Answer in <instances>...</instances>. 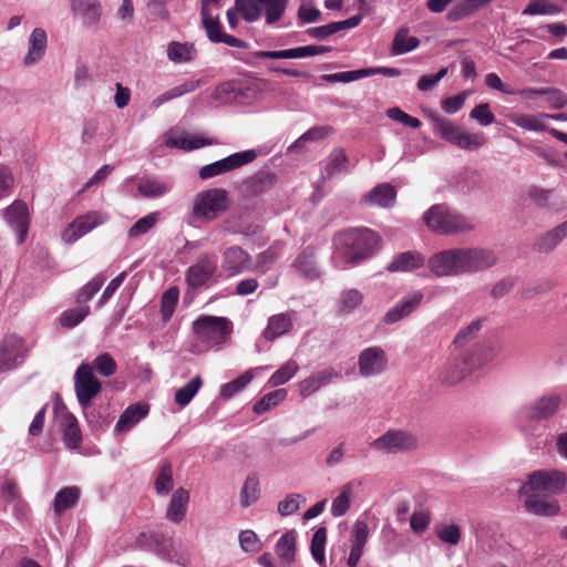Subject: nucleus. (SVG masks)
<instances>
[{
    "label": "nucleus",
    "instance_id": "56",
    "mask_svg": "<svg viewBox=\"0 0 567 567\" xmlns=\"http://www.w3.org/2000/svg\"><path fill=\"white\" fill-rule=\"evenodd\" d=\"M276 182L277 177L275 174L269 172H260L249 179L248 187L251 194L258 195L271 188Z\"/></svg>",
    "mask_w": 567,
    "mask_h": 567
},
{
    "label": "nucleus",
    "instance_id": "41",
    "mask_svg": "<svg viewBox=\"0 0 567 567\" xmlns=\"http://www.w3.org/2000/svg\"><path fill=\"white\" fill-rule=\"evenodd\" d=\"M519 94L524 97H532L533 95H546L547 102L555 109H563L567 104L566 94L554 87H528L519 91Z\"/></svg>",
    "mask_w": 567,
    "mask_h": 567
},
{
    "label": "nucleus",
    "instance_id": "43",
    "mask_svg": "<svg viewBox=\"0 0 567 567\" xmlns=\"http://www.w3.org/2000/svg\"><path fill=\"white\" fill-rule=\"evenodd\" d=\"M264 367H258L247 370L237 379L221 385L219 395L224 400L231 399L235 394L244 390L255 378V372L264 370Z\"/></svg>",
    "mask_w": 567,
    "mask_h": 567
},
{
    "label": "nucleus",
    "instance_id": "2",
    "mask_svg": "<svg viewBox=\"0 0 567 567\" xmlns=\"http://www.w3.org/2000/svg\"><path fill=\"white\" fill-rule=\"evenodd\" d=\"M378 244L377 234L369 228H349L338 233L333 246L347 264H357L372 255Z\"/></svg>",
    "mask_w": 567,
    "mask_h": 567
},
{
    "label": "nucleus",
    "instance_id": "30",
    "mask_svg": "<svg viewBox=\"0 0 567 567\" xmlns=\"http://www.w3.org/2000/svg\"><path fill=\"white\" fill-rule=\"evenodd\" d=\"M150 413V405L145 402H136L128 405L120 415L115 430L120 433H126L137 423L145 419Z\"/></svg>",
    "mask_w": 567,
    "mask_h": 567
},
{
    "label": "nucleus",
    "instance_id": "40",
    "mask_svg": "<svg viewBox=\"0 0 567 567\" xmlns=\"http://www.w3.org/2000/svg\"><path fill=\"white\" fill-rule=\"evenodd\" d=\"M81 489L78 486H68L60 489L52 502V508L55 515L74 507L80 498Z\"/></svg>",
    "mask_w": 567,
    "mask_h": 567
},
{
    "label": "nucleus",
    "instance_id": "20",
    "mask_svg": "<svg viewBox=\"0 0 567 567\" xmlns=\"http://www.w3.org/2000/svg\"><path fill=\"white\" fill-rule=\"evenodd\" d=\"M382 74L389 78H396L401 75V71L396 68H388V66H377V68H367L360 70L344 71L333 74H326L322 76V80L329 83L336 82H352L363 78Z\"/></svg>",
    "mask_w": 567,
    "mask_h": 567
},
{
    "label": "nucleus",
    "instance_id": "39",
    "mask_svg": "<svg viewBox=\"0 0 567 567\" xmlns=\"http://www.w3.org/2000/svg\"><path fill=\"white\" fill-rule=\"evenodd\" d=\"M235 102L251 104L260 97L261 81L255 80L247 83H238L231 86Z\"/></svg>",
    "mask_w": 567,
    "mask_h": 567
},
{
    "label": "nucleus",
    "instance_id": "33",
    "mask_svg": "<svg viewBox=\"0 0 567 567\" xmlns=\"http://www.w3.org/2000/svg\"><path fill=\"white\" fill-rule=\"evenodd\" d=\"M425 264L424 256L419 251H404L395 255L392 261L386 266L391 272L412 271L423 267Z\"/></svg>",
    "mask_w": 567,
    "mask_h": 567
},
{
    "label": "nucleus",
    "instance_id": "64",
    "mask_svg": "<svg viewBox=\"0 0 567 567\" xmlns=\"http://www.w3.org/2000/svg\"><path fill=\"white\" fill-rule=\"evenodd\" d=\"M436 536L446 544L457 545L461 540V529L455 524H440L435 527Z\"/></svg>",
    "mask_w": 567,
    "mask_h": 567
},
{
    "label": "nucleus",
    "instance_id": "14",
    "mask_svg": "<svg viewBox=\"0 0 567 567\" xmlns=\"http://www.w3.org/2000/svg\"><path fill=\"white\" fill-rule=\"evenodd\" d=\"M106 215L100 212H89L76 217L62 233L65 243L72 244L106 221Z\"/></svg>",
    "mask_w": 567,
    "mask_h": 567
},
{
    "label": "nucleus",
    "instance_id": "50",
    "mask_svg": "<svg viewBox=\"0 0 567 567\" xmlns=\"http://www.w3.org/2000/svg\"><path fill=\"white\" fill-rule=\"evenodd\" d=\"M164 142H213L208 137L196 132L187 131L182 125L172 127L165 135Z\"/></svg>",
    "mask_w": 567,
    "mask_h": 567
},
{
    "label": "nucleus",
    "instance_id": "9",
    "mask_svg": "<svg viewBox=\"0 0 567 567\" xmlns=\"http://www.w3.org/2000/svg\"><path fill=\"white\" fill-rule=\"evenodd\" d=\"M371 447L386 454H398L417 446L416 437L403 430H390L371 442Z\"/></svg>",
    "mask_w": 567,
    "mask_h": 567
},
{
    "label": "nucleus",
    "instance_id": "62",
    "mask_svg": "<svg viewBox=\"0 0 567 567\" xmlns=\"http://www.w3.org/2000/svg\"><path fill=\"white\" fill-rule=\"evenodd\" d=\"M363 295L357 289H349L341 293L339 309L341 312L350 313L361 306Z\"/></svg>",
    "mask_w": 567,
    "mask_h": 567
},
{
    "label": "nucleus",
    "instance_id": "19",
    "mask_svg": "<svg viewBox=\"0 0 567 567\" xmlns=\"http://www.w3.org/2000/svg\"><path fill=\"white\" fill-rule=\"evenodd\" d=\"M0 504L11 505L17 517L27 515L28 504L23 499L16 480L3 476L0 481Z\"/></svg>",
    "mask_w": 567,
    "mask_h": 567
},
{
    "label": "nucleus",
    "instance_id": "26",
    "mask_svg": "<svg viewBox=\"0 0 567 567\" xmlns=\"http://www.w3.org/2000/svg\"><path fill=\"white\" fill-rule=\"evenodd\" d=\"M341 372L333 368H327L312 373L307 379L298 383L299 393L307 398L319 391L322 386L328 385L333 379H340Z\"/></svg>",
    "mask_w": 567,
    "mask_h": 567
},
{
    "label": "nucleus",
    "instance_id": "15",
    "mask_svg": "<svg viewBox=\"0 0 567 567\" xmlns=\"http://www.w3.org/2000/svg\"><path fill=\"white\" fill-rule=\"evenodd\" d=\"M251 256L239 246H231L221 255V271L226 277H235L251 269Z\"/></svg>",
    "mask_w": 567,
    "mask_h": 567
},
{
    "label": "nucleus",
    "instance_id": "3",
    "mask_svg": "<svg viewBox=\"0 0 567 567\" xmlns=\"http://www.w3.org/2000/svg\"><path fill=\"white\" fill-rule=\"evenodd\" d=\"M425 226L433 233L445 236L465 234L474 229L470 218L445 204H435L423 215Z\"/></svg>",
    "mask_w": 567,
    "mask_h": 567
},
{
    "label": "nucleus",
    "instance_id": "8",
    "mask_svg": "<svg viewBox=\"0 0 567 567\" xmlns=\"http://www.w3.org/2000/svg\"><path fill=\"white\" fill-rule=\"evenodd\" d=\"M228 194L221 188H212L196 195L193 204V214L197 218L213 220L227 209Z\"/></svg>",
    "mask_w": 567,
    "mask_h": 567
},
{
    "label": "nucleus",
    "instance_id": "23",
    "mask_svg": "<svg viewBox=\"0 0 567 567\" xmlns=\"http://www.w3.org/2000/svg\"><path fill=\"white\" fill-rule=\"evenodd\" d=\"M72 11L85 28H96L102 17L99 0H71Z\"/></svg>",
    "mask_w": 567,
    "mask_h": 567
},
{
    "label": "nucleus",
    "instance_id": "32",
    "mask_svg": "<svg viewBox=\"0 0 567 567\" xmlns=\"http://www.w3.org/2000/svg\"><path fill=\"white\" fill-rule=\"evenodd\" d=\"M560 402V396L557 394L543 395L526 408V415L529 419H547L557 412Z\"/></svg>",
    "mask_w": 567,
    "mask_h": 567
},
{
    "label": "nucleus",
    "instance_id": "31",
    "mask_svg": "<svg viewBox=\"0 0 567 567\" xmlns=\"http://www.w3.org/2000/svg\"><path fill=\"white\" fill-rule=\"evenodd\" d=\"M60 430L65 446L75 450L82 442V434L76 417L70 412H62L59 416Z\"/></svg>",
    "mask_w": 567,
    "mask_h": 567
},
{
    "label": "nucleus",
    "instance_id": "6",
    "mask_svg": "<svg viewBox=\"0 0 567 567\" xmlns=\"http://www.w3.org/2000/svg\"><path fill=\"white\" fill-rule=\"evenodd\" d=\"M489 359V355H478L467 351L455 350L453 357L445 364L441 379L450 384L456 383L475 369L488 362Z\"/></svg>",
    "mask_w": 567,
    "mask_h": 567
},
{
    "label": "nucleus",
    "instance_id": "17",
    "mask_svg": "<svg viewBox=\"0 0 567 567\" xmlns=\"http://www.w3.org/2000/svg\"><path fill=\"white\" fill-rule=\"evenodd\" d=\"M6 223L17 233L18 244L25 240L29 230V210L27 204L21 199H16L2 212Z\"/></svg>",
    "mask_w": 567,
    "mask_h": 567
},
{
    "label": "nucleus",
    "instance_id": "55",
    "mask_svg": "<svg viewBox=\"0 0 567 567\" xmlns=\"http://www.w3.org/2000/svg\"><path fill=\"white\" fill-rule=\"evenodd\" d=\"M560 12L559 6L546 0H529L523 10L524 16H554Z\"/></svg>",
    "mask_w": 567,
    "mask_h": 567
},
{
    "label": "nucleus",
    "instance_id": "24",
    "mask_svg": "<svg viewBox=\"0 0 567 567\" xmlns=\"http://www.w3.org/2000/svg\"><path fill=\"white\" fill-rule=\"evenodd\" d=\"M422 299L423 292L420 290L405 295L398 303L388 310L384 316V322L392 324L408 317L420 306Z\"/></svg>",
    "mask_w": 567,
    "mask_h": 567
},
{
    "label": "nucleus",
    "instance_id": "28",
    "mask_svg": "<svg viewBox=\"0 0 567 567\" xmlns=\"http://www.w3.org/2000/svg\"><path fill=\"white\" fill-rule=\"evenodd\" d=\"M396 200V189L389 183H382L368 192L363 198V204L370 207L391 208Z\"/></svg>",
    "mask_w": 567,
    "mask_h": 567
},
{
    "label": "nucleus",
    "instance_id": "5",
    "mask_svg": "<svg viewBox=\"0 0 567 567\" xmlns=\"http://www.w3.org/2000/svg\"><path fill=\"white\" fill-rule=\"evenodd\" d=\"M288 1L289 0H236V9L247 22L259 20L264 11L266 24L271 25L282 18Z\"/></svg>",
    "mask_w": 567,
    "mask_h": 567
},
{
    "label": "nucleus",
    "instance_id": "63",
    "mask_svg": "<svg viewBox=\"0 0 567 567\" xmlns=\"http://www.w3.org/2000/svg\"><path fill=\"white\" fill-rule=\"evenodd\" d=\"M105 281V277L103 275L95 276L92 280H90L86 285H84L79 291L76 296V301L80 305H86L89 300H91L94 295L102 288Z\"/></svg>",
    "mask_w": 567,
    "mask_h": 567
},
{
    "label": "nucleus",
    "instance_id": "46",
    "mask_svg": "<svg viewBox=\"0 0 567 567\" xmlns=\"http://www.w3.org/2000/svg\"><path fill=\"white\" fill-rule=\"evenodd\" d=\"M260 496L259 477L257 473H250L247 475L244 485L240 489V505L244 508L249 507L258 501Z\"/></svg>",
    "mask_w": 567,
    "mask_h": 567
},
{
    "label": "nucleus",
    "instance_id": "25",
    "mask_svg": "<svg viewBox=\"0 0 567 567\" xmlns=\"http://www.w3.org/2000/svg\"><path fill=\"white\" fill-rule=\"evenodd\" d=\"M48 48V34L42 28H34L28 38V51L23 58L25 66H33L42 61Z\"/></svg>",
    "mask_w": 567,
    "mask_h": 567
},
{
    "label": "nucleus",
    "instance_id": "18",
    "mask_svg": "<svg viewBox=\"0 0 567 567\" xmlns=\"http://www.w3.org/2000/svg\"><path fill=\"white\" fill-rule=\"evenodd\" d=\"M526 196L539 209L557 213L565 207L564 197L555 188L530 185L526 189Z\"/></svg>",
    "mask_w": 567,
    "mask_h": 567
},
{
    "label": "nucleus",
    "instance_id": "21",
    "mask_svg": "<svg viewBox=\"0 0 567 567\" xmlns=\"http://www.w3.org/2000/svg\"><path fill=\"white\" fill-rule=\"evenodd\" d=\"M482 328L481 320H474L466 327L462 328L454 338V350L467 351L478 355H489L483 346L475 342Z\"/></svg>",
    "mask_w": 567,
    "mask_h": 567
},
{
    "label": "nucleus",
    "instance_id": "51",
    "mask_svg": "<svg viewBox=\"0 0 567 567\" xmlns=\"http://www.w3.org/2000/svg\"><path fill=\"white\" fill-rule=\"evenodd\" d=\"M203 384L202 378L199 375L194 377L190 381H188L184 386L179 388L175 392V402L179 406L184 408L193 400L196 393L199 391Z\"/></svg>",
    "mask_w": 567,
    "mask_h": 567
},
{
    "label": "nucleus",
    "instance_id": "57",
    "mask_svg": "<svg viewBox=\"0 0 567 567\" xmlns=\"http://www.w3.org/2000/svg\"><path fill=\"white\" fill-rule=\"evenodd\" d=\"M348 157L343 153L341 148H336L332 154L329 156L327 164L324 166L326 177L330 178L337 173H342L348 171Z\"/></svg>",
    "mask_w": 567,
    "mask_h": 567
},
{
    "label": "nucleus",
    "instance_id": "53",
    "mask_svg": "<svg viewBox=\"0 0 567 567\" xmlns=\"http://www.w3.org/2000/svg\"><path fill=\"white\" fill-rule=\"evenodd\" d=\"M90 315V306L80 305L76 308L69 309L62 312L60 323L64 328H74L82 322Z\"/></svg>",
    "mask_w": 567,
    "mask_h": 567
},
{
    "label": "nucleus",
    "instance_id": "60",
    "mask_svg": "<svg viewBox=\"0 0 567 567\" xmlns=\"http://www.w3.org/2000/svg\"><path fill=\"white\" fill-rule=\"evenodd\" d=\"M159 213L153 212L147 214L146 216L140 218L130 229L128 237L137 238L142 235L147 234L158 221Z\"/></svg>",
    "mask_w": 567,
    "mask_h": 567
},
{
    "label": "nucleus",
    "instance_id": "38",
    "mask_svg": "<svg viewBox=\"0 0 567 567\" xmlns=\"http://www.w3.org/2000/svg\"><path fill=\"white\" fill-rule=\"evenodd\" d=\"M526 496L525 507L529 513L543 516H554L559 512V505L555 501H545L539 498V493L529 492Z\"/></svg>",
    "mask_w": 567,
    "mask_h": 567
},
{
    "label": "nucleus",
    "instance_id": "52",
    "mask_svg": "<svg viewBox=\"0 0 567 567\" xmlns=\"http://www.w3.org/2000/svg\"><path fill=\"white\" fill-rule=\"evenodd\" d=\"M326 542L327 528L319 527L312 536L310 550L313 559L320 565V567H327L324 555Z\"/></svg>",
    "mask_w": 567,
    "mask_h": 567
},
{
    "label": "nucleus",
    "instance_id": "16",
    "mask_svg": "<svg viewBox=\"0 0 567 567\" xmlns=\"http://www.w3.org/2000/svg\"><path fill=\"white\" fill-rule=\"evenodd\" d=\"M388 358L380 347H369L362 350L358 358L359 373L363 378H371L385 371Z\"/></svg>",
    "mask_w": 567,
    "mask_h": 567
},
{
    "label": "nucleus",
    "instance_id": "58",
    "mask_svg": "<svg viewBox=\"0 0 567 567\" xmlns=\"http://www.w3.org/2000/svg\"><path fill=\"white\" fill-rule=\"evenodd\" d=\"M299 370V365L295 360H288L280 369H278L268 380L271 386H278L287 383L292 379Z\"/></svg>",
    "mask_w": 567,
    "mask_h": 567
},
{
    "label": "nucleus",
    "instance_id": "45",
    "mask_svg": "<svg viewBox=\"0 0 567 567\" xmlns=\"http://www.w3.org/2000/svg\"><path fill=\"white\" fill-rule=\"evenodd\" d=\"M359 485H360V483L352 481V482L344 484L341 487V492H340L339 496H337L332 501L331 515L333 517L343 516L349 511L353 491Z\"/></svg>",
    "mask_w": 567,
    "mask_h": 567
},
{
    "label": "nucleus",
    "instance_id": "59",
    "mask_svg": "<svg viewBox=\"0 0 567 567\" xmlns=\"http://www.w3.org/2000/svg\"><path fill=\"white\" fill-rule=\"evenodd\" d=\"M287 396L286 389H278L265 394L258 402L254 405V412L257 414L265 413L270 410L272 406H276L278 403L284 401Z\"/></svg>",
    "mask_w": 567,
    "mask_h": 567
},
{
    "label": "nucleus",
    "instance_id": "42",
    "mask_svg": "<svg viewBox=\"0 0 567 567\" xmlns=\"http://www.w3.org/2000/svg\"><path fill=\"white\" fill-rule=\"evenodd\" d=\"M202 25L206 32L207 38L213 43H219L223 35L221 24L219 17L212 13L210 8L205 3L200 7Z\"/></svg>",
    "mask_w": 567,
    "mask_h": 567
},
{
    "label": "nucleus",
    "instance_id": "13",
    "mask_svg": "<svg viewBox=\"0 0 567 567\" xmlns=\"http://www.w3.org/2000/svg\"><path fill=\"white\" fill-rule=\"evenodd\" d=\"M257 156L256 151L247 150L229 155L223 159L205 165L199 169V177L208 179L217 175L230 172L237 167L252 162Z\"/></svg>",
    "mask_w": 567,
    "mask_h": 567
},
{
    "label": "nucleus",
    "instance_id": "54",
    "mask_svg": "<svg viewBox=\"0 0 567 567\" xmlns=\"http://www.w3.org/2000/svg\"><path fill=\"white\" fill-rule=\"evenodd\" d=\"M179 298V290L177 287L168 288L161 299V315L164 322L169 321L172 318Z\"/></svg>",
    "mask_w": 567,
    "mask_h": 567
},
{
    "label": "nucleus",
    "instance_id": "12",
    "mask_svg": "<svg viewBox=\"0 0 567 567\" xmlns=\"http://www.w3.org/2000/svg\"><path fill=\"white\" fill-rule=\"evenodd\" d=\"M217 274L216 261L207 255L200 256L198 260L187 268L185 281L188 288L196 290L208 287L215 280Z\"/></svg>",
    "mask_w": 567,
    "mask_h": 567
},
{
    "label": "nucleus",
    "instance_id": "47",
    "mask_svg": "<svg viewBox=\"0 0 567 567\" xmlns=\"http://www.w3.org/2000/svg\"><path fill=\"white\" fill-rule=\"evenodd\" d=\"M174 487L173 466L169 461H163L154 482L158 495H168Z\"/></svg>",
    "mask_w": 567,
    "mask_h": 567
},
{
    "label": "nucleus",
    "instance_id": "48",
    "mask_svg": "<svg viewBox=\"0 0 567 567\" xmlns=\"http://www.w3.org/2000/svg\"><path fill=\"white\" fill-rule=\"evenodd\" d=\"M277 556L285 563H292L296 554L295 532L285 533L277 542L275 547Z\"/></svg>",
    "mask_w": 567,
    "mask_h": 567
},
{
    "label": "nucleus",
    "instance_id": "36",
    "mask_svg": "<svg viewBox=\"0 0 567 567\" xmlns=\"http://www.w3.org/2000/svg\"><path fill=\"white\" fill-rule=\"evenodd\" d=\"M292 324L291 313L274 315L268 319V323L262 332V336L266 340L274 341L289 332L292 328Z\"/></svg>",
    "mask_w": 567,
    "mask_h": 567
},
{
    "label": "nucleus",
    "instance_id": "44",
    "mask_svg": "<svg viewBox=\"0 0 567 567\" xmlns=\"http://www.w3.org/2000/svg\"><path fill=\"white\" fill-rule=\"evenodd\" d=\"M172 185L158 178L145 177L137 184L138 193L145 198H157L167 194Z\"/></svg>",
    "mask_w": 567,
    "mask_h": 567
},
{
    "label": "nucleus",
    "instance_id": "4",
    "mask_svg": "<svg viewBox=\"0 0 567 567\" xmlns=\"http://www.w3.org/2000/svg\"><path fill=\"white\" fill-rule=\"evenodd\" d=\"M193 332L206 347L224 343L233 332V322L226 317L200 316L193 322Z\"/></svg>",
    "mask_w": 567,
    "mask_h": 567
},
{
    "label": "nucleus",
    "instance_id": "34",
    "mask_svg": "<svg viewBox=\"0 0 567 567\" xmlns=\"http://www.w3.org/2000/svg\"><path fill=\"white\" fill-rule=\"evenodd\" d=\"M189 493L184 487H178L172 495L166 509V517L173 523H179L185 518Z\"/></svg>",
    "mask_w": 567,
    "mask_h": 567
},
{
    "label": "nucleus",
    "instance_id": "35",
    "mask_svg": "<svg viewBox=\"0 0 567 567\" xmlns=\"http://www.w3.org/2000/svg\"><path fill=\"white\" fill-rule=\"evenodd\" d=\"M292 266L307 280H316L320 277V270L316 264L315 250L305 248L296 258Z\"/></svg>",
    "mask_w": 567,
    "mask_h": 567
},
{
    "label": "nucleus",
    "instance_id": "7",
    "mask_svg": "<svg viewBox=\"0 0 567 567\" xmlns=\"http://www.w3.org/2000/svg\"><path fill=\"white\" fill-rule=\"evenodd\" d=\"M567 488V475L558 470H540L532 473L529 480L523 485L522 494L536 492L539 494L555 495Z\"/></svg>",
    "mask_w": 567,
    "mask_h": 567
},
{
    "label": "nucleus",
    "instance_id": "11",
    "mask_svg": "<svg viewBox=\"0 0 567 567\" xmlns=\"http://www.w3.org/2000/svg\"><path fill=\"white\" fill-rule=\"evenodd\" d=\"M101 382L95 378L93 367L82 363L74 374V389L79 404L86 409L101 391Z\"/></svg>",
    "mask_w": 567,
    "mask_h": 567
},
{
    "label": "nucleus",
    "instance_id": "1",
    "mask_svg": "<svg viewBox=\"0 0 567 567\" xmlns=\"http://www.w3.org/2000/svg\"><path fill=\"white\" fill-rule=\"evenodd\" d=\"M498 262L496 251L484 247H456L439 251L426 260L435 277H456L481 272Z\"/></svg>",
    "mask_w": 567,
    "mask_h": 567
},
{
    "label": "nucleus",
    "instance_id": "29",
    "mask_svg": "<svg viewBox=\"0 0 567 567\" xmlns=\"http://www.w3.org/2000/svg\"><path fill=\"white\" fill-rule=\"evenodd\" d=\"M432 122L436 136L445 142H471L464 128L452 123L450 120L434 114L432 115Z\"/></svg>",
    "mask_w": 567,
    "mask_h": 567
},
{
    "label": "nucleus",
    "instance_id": "61",
    "mask_svg": "<svg viewBox=\"0 0 567 567\" xmlns=\"http://www.w3.org/2000/svg\"><path fill=\"white\" fill-rule=\"evenodd\" d=\"M165 535L161 532L141 533L136 539L137 546L148 550L161 551L164 547Z\"/></svg>",
    "mask_w": 567,
    "mask_h": 567
},
{
    "label": "nucleus",
    "instance_id": "27",
    "mask_svg": "<svg viewBox=\"0 0 567 567\" xmlns=\"http://www.w3.org/2000/svg\"><path fill=\"white\" fill-rule=\"evenodd\" d=\"M565 238H567V220L537 236L533 243V249L538 254H549Z\"/></svg>",
    "mask_w": 567,
    "mask_h": 567
},
{
    "label": "nucleus",
    "instance_id": "22",
    "mask_svg": "<svg viewBox=\"0 0 567 567\" xmlns=\"http://www.w3.org/2000/svg\"><path fill=\"white\" fill-rule=\"evenodd\" d=\"M329 47L324 45H306L278 51H257L255 56L257 59H271V60H288V59H302L318 54L330 52Z\"/></svg>",
    "mask_w": 567,
    "mask_h": 567
},
{
    "label": "nucleus",
    "instance_id": "37",
    "mask_svg": "<svg viewBox=\"0 0 567 567\" xmlns=\"http://www.w3.org/2000/svg\"><path fill=\"white\" fill-rule=\"evenodd\" d=\"M166 53L171 62L182 64L192 62L197 54V50L192 42L172 41L167 45Z\"/></svg>",
    "mask_w": 567,
    "mask_h": 567
},
{
    "label": "nucleus",
    "instance_id": "10",
    "mask_svg": "<svg viewBox=\"0 0 567 567\" xmlns=\"http://www.w3.org/2000/svg\"><path fill=\"white\" fill-rule=\"evenodd\" d=\"M28 349L22 337L11 333L0 342V373L18 368L23 363Z\"/></svg>",
    "mask_w": 567,
    "mask_h": 567
},
{
    "label": "nucleus",
    "instance_id": "49",
    "mask_svg": "<svg viewBox=\"0 0 567 567\" xmlns=\"http://www.w3.org/2000/svg\"><path fill=\"white\" fill-rule=\"evenodd\" d=\"M419 44L420 41L416 37H410L409 30L401 28L394 37L392 52L395 55L404 54L415 50Z\"/></svg>",
    "mask_w": 567,
    "mask_h": 567
}]
</instances>
